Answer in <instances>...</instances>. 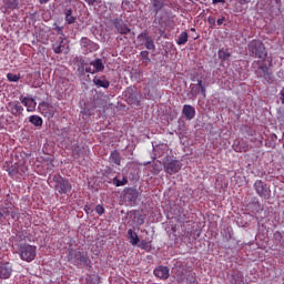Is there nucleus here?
Returning a JSON list of instances; mask_svg holds the SVG:
<instances>
[{"instance_id": "obj_21", "label": "nucleus", "mask_w": 284, "mask_h": 284, "mask_svg": "<svg viewBox=\"0 0 284 284\" xmlns=\"http://www.w3.org/2000/svg\"><path fill=\"white\" fill-rule=\"evenodd\" d=\"M128 239L131 245H139L140 243L139 234H136V232H134L132 229L128 230Z\"/></svg>"}, {"instance_id": "obj_36", "label": "nucleus", "mask_w": 284, "mask_h": 284, "mask_svg": "<svg viewBox=\"0 0 284 284\" xmlns=\"http://www.w3.org/2000/svg\"><path fill=\"white\" fill-rule=\"evenodd\" d=\"M21 103H23V105H26V108H28V106L32 105V99L24 97L21 99Z\"/></svg>"}, {"instance_id": "obj_30", "label": "nucleus", "mask_w": 284, "mask_h": 284, "mask_svg": "<svg viewBox=\"0 0 284 284\" xmlns=\"http://www.w3.org/2000/svg\"><path fill=\"white\" fill-rule=\"evenodd\" d=\"M65 21L70 26L77 21V18L72 16V9L65 11Z\"/></svg>"}, {"instance_id": "obj_24", "label": "nucleus", "mask_w": 284, "mask_h": 284, "mask_svg": "<svg viewBox=\"0 0 284 284\" xmlns=\"http://www.w3.org/2000/svg\"><path fill=\"white\" fill-rule=\"evenodd\" d=\"M187 31H183L176 40L178 45H185V43H187Z\"/></svg>"}, {"instance_id": "obj_18", "label": "nucleus", "mask_w": 284, "mask_h": 284, "mask_svg": "<svg viewBox=\"0 0 284 284\" xmlns=\"http://www.w3.org/2000/svg\"><path fill=\"white\" fill-rule=\"evenodd\" d=\"M231 284H245V276L243 275V272H234L231 276Z\"/></svg>"}, {"instance_id": "obj_2", "label": "nucleus", "mask_w": 284, "mask_h": 284, "mask_svg": "<svg viewBox=\"0 0 284 284\" xmlns=\"http://www.w3.org/2000/svg\"><path fill=\"white\" fill-rule=\"evenodd\" d=\"M173 278L180 284H193L196 283V277L192 275V278H187V268L183 263L175 262L172 268Z\"/></svg>"}, {"instance_id": "obj_48", "label": "nucleus", "mask_w": 284, "mask_h": 284, "mask_svg": "<svg viewBox=\"0 0 284 284\" xmlns=\"http://www.w3.org/2000/svg\"><path fill=\"white\" fill-rule=\"evenodd\" d=\"M282 98H283V103H284V92L282 93Z\"/></svg>"}, {"instance_id": "obj_3", "label": "nucleus", "mask_w": 284, "mask_h": 284, "mask_svg": "<svg viewBox=\"0 0 284 284\" xmlns=\"http://www.w3.org/2000/svg\"><path fill=\"white\" fill-rule=\"evenodd\" d=\"M18 254L21 261H26V263H32V261L37 258V246L28 243L20 244Z\"/></svg>"}, {"instance_id": "obj_16", "label": "nucleus", "mask_w": 284, "mask_h": 284, "mask_svg": "<svg viewBox=\"0 0 284 284\" xmlns=\"http://www.w3.org/2000/svg\"><path fill=\"white\" fill-rule=\"evenodd\" d=\"M113 24L119 34H130V32H132V30L128 28V24H125L123 20L115 19Z\"/></svg>"}, {"instance_id": "obj_44", "label": "nucleus", "mask_w": 284, "mask_h": 284, "mask_svg": "<svg viewBox=\"0 0 284 284\" xmlns=\"http://www.w3.org/2000/svg\"><path fill=\"white\" fill-rule=\"evenodd\" d=\"M212 3L216 4V3H225V0H212Z\"/></svg>"}, {"instance_id": "obj_42", "label": "nucleus", "mask_w": 284, "mask_h": 284, "mask_svg": "<svg viewBox=\"0 0 284 284\" xmlns=\"http://www.w3.org/2000/svg\"><path fill=\"white\" fill-rule=\"evenodd\" d=\"M88 6H94L97 3V0H84Z\"/></svg>"}, {"instance_id": "obj_37", "label": "nucleus", "mask_w": 284, "mask_h": 284, "mask_svg": "<svg viewBox=\"0 0 284 284\" xmlns=\"http://www.w3.org/2000/svg\"><path fill=\"white\" fill-rule=\"evenodd\" d=\"M199 85H200V92L203 97H205V92H206V89H205V85H203V80H199Z\"/></svg>"}, {"instance_id": "obj_9", "label": "nucleus", "mask_w": 284, "mask_h": 284, "mask_svg": "<svg viewBox=\"0 0 284 284\" xmlns=\"http://www.w3.org/2000/svg\"><path fill=\"white\" fill-rule=\"evenodd\" d=\"M6 108L7 112H10V114H12L13 116H21V114L23 113V106L21 105V103H19V101H11L7 103Z\"/></svg>"}, {"instance_id": "obj_28", "label": "nucleus", "mask_w": 284, "mask_h": 284, "mask_svg": "<svg viewBox=\"0 0 284 284\" xmlns=\"http://www.w3.org/2000/svg\"><path fill=\"white\" fill-rule=\"evenodd\" d=\"M217 57L221 59V61H227L232 54H230V52L225 51L224 49H220L217 51Z\"/></svg>"}, {"instance_id": "obj_41", "label": "nucleus", "mask_w": 284, "mask_h": 284, "mask_svg": "<svg viewBox=\"0 0 284 284\" xmlns=\"http://www.w3.org/2000/svg\"><path fill=\"white\" fill-rule=\"evenodd\" d=\"M224 22H225V17H222L216 21L217 26H223Z\"/></svg>"}, {"instance_id": "obj_32", "label": "nucleus", "mask_w": 284, "mask_h": 284, "mask_svg": "<svg viewBox=\"0 0 284 284\" xmlns=\"http://www.w3.org/2000/svg\"><path fill=\"white\" fill-rule=\"evenodd\" d=\"M7 8L9 10H17L19 8V0H7Z\"/></svg>"}, {"instance_id": "obj_47", "label": "nucleus", "mask_w": 284, "mask_h": 284, "mask_svg": "<svg viewBox=\"0 0 284 284\" xmlns=\"http://www.w3.org/2000/svg\"><path fill=\"white\" fill-rule=\"evenodd\" d=\"M191 31H192V32H195V31H196V29L192 28V29H191Z\"/></svg>"}, {"instance_id": "obj_15", "label": "nucleus", "mask_w": 284, "mask_h": 284, "mask_svg": "<svg viewBox=\"0 0 284 284\" xmlns=\"http://www.w3.org/2000/svg\"><path fill=\"white\" fill-rule=\"evenodd\" d=\"M12 276V265L10 262L0 264V278L8 280Z\"/></svg>"}, {"instance_id": "obj_20", "label": "nucleus", "mask_w": 284, "mask_h": 284, "mask_svg": "<svg viewBox=\"0 0 284 284\" xmlns=\"http://www.w3.org/2000/svg\"><path fill=\"white\" fill-rule=\"evenodd\" d=\"M93 83L94 85H98V88H104V89L110 88V81H108L105 77L94 78Z\"/></svg>"}, {"instance_id": "obj_25", "label": "nucleus", "mask_w": 284, "mask_h": 284, "mask_svg": "<svg viewBox=\"0 0 284 284\" xmlns=\"http://www.w3.org/2000/svg\"><path fill=\"white\" fill-rule=\"evenodd\" d=\"M201 85H199V80H197V83L194 84H190V90H191V95L193 97H199V94H201Z\"/></svg>"}, {"instance_id": "obj_46", "label": "nucleus", "mask_w": 284, "mask_h": 284, "mask_svg": "<svg viewBox=\"0 0 284 284\" xmlns=\"http://www.w3.org/2000/svg\"><path fill=\"white\" fill-rule=\"evenodd\" d=\"M18 239H20L21 241H24L26 240V236H21L20 234H17Z\"/></svg>"}, {"instance_id": "obj_12", "label": "nucleus", "mask_w": 284, "mask_h": 284, "mask_svg": "<svg viewBox=\"0 0 284 284\" xmlns=\"http://www.w3.org/2000/svg\"><path fill=\"white\" fill-rule=\"evenodd\" d=\"M92 68H87L85 72H90V74H94L97 72H103L105 70V65L103 64V60L97 59L91 62Z\"/></svg>"}, {"instance_id": "obj_34", "label": "nucleus", "mask_w": 284, "mask_h": 284, "mask_svg": "<svg viewBox=\"0 0 284 284\" xmlns=\"http://www.w3.org/2000/svg\"><path fill=\"white\" fill-rule=\"evenodd\" d=\"M145 48L146 50H156V45L154 44V40H152V38L145 41Z\"/></svg>"}, {"instance_id": "obj_17", "label": "nucleus", "mask_w": 284, "mask_h": 284, "mask_svg": "<svg viewBox=\"0 0 284 284\" xmlns=\"http://www.w3.org/2000/svg\"><path fill=\"white\" fill-rule=\"evenodd\" d=\"M182 114L187 119V121H192L194 116H196V109L190 104H184L182 109Z\"/></svg>"}, {"instance_id": "obj_6", "label": "nucleus", "mask_w": 284, "mask_h": 284, "mask_svg": "<svg viewBox=\"0 0 284 284\" xmlns=\"http://www.w3.org/2000/svg\"><path fill=\"white\" fill-rule=\"evenodd\" d=\"M252 68L255 69V74L257 79H264L265 81H272V72H270V68L265 64V60H257L252 63Z\"/></svg>"}, {"instance_id": "obj_22", "label": "nucleus", "mask_w": 284, "mask_h": 284, "mask_svg": "<svg viewBox=\"0 0 284 284\" xmlns=\"http://www.w3.org/2000/svg\"><path fill=\"white\" fill-rule=\"evenodd\" d=\"M110 161L115 165H121V153H119V151H112L110 154Z\"/></svg>"}, {"instance_id": "obj_27", "label": "nucleus", "mask_w": 284, "mask_h": 284, "mask_svg": "<svg viewBox=\"0 0 284 284\" xmlns=\"http://www.w3.org/2000/svg\"><path fill=\"white\" fill-rule=\"evenodd\" d=\"M140 250H152V242L140 240V242L136 244Z\"/></svg>"}, {"instance_id": "obj_7", "label": "nucleus", "mask_w": 284, "mask_h": 284, "mask_svg": "<svg viewBox=\"0 0 284 284\" xmlns=\"http://www.w3.org/2000/svg\"><path fill=\"white\" fill-rule=\"evenodd\" d=\"M54 183V190L58 192V194H68V192H72V184L68 179L61 176V175H53L52 179Z\"/></svg>"}, {"instance_id": "obj_31", "label": "nucleus", "mask_w": 284, "mask_h": 284, "mask_svg": "<svg viewBox=\"0 0 284 284\" xmlns=\"http://www.w3.org/2000/svg\"><path fill=\"white\" fill-rule=\"evenodd\" d=\"M112 183L115 185V187H121L123 185H128V179L123 178L122 180H119L118 178H114Z\"/></svg>"}, {"instance_id": "obj_1", "label": "nucleus", "mask_w": 284, "mask_h": 284, "mask_svg": "<svg viewBox=\"0 0 284 284\" xmlns=\"http://www.w3.org/2000/svg\"><path fill=\"white\" fill-rule=\"evenodd\" d=\"M68 261L77 267H79L80 265H82L83 267H92V260H90L88 251L71 248L68 254Z\"/></svg>"}, {"instance_id": "obj_35", "label": "nucleus", "mask_w": 284, "mask_h": 284, "mask_svg": "<svg viewBox=\"0 0 284 284\" xmlns=\"http://www.w3.org/2000/svg\"><path fill=\"white\" fill-rule=\"evenodd\" d=\"M95 212L97 214H99V216H103V214H105V207H103V205L101 204H98L95 206Z\"/></svg>"}, {"instance_id": "obj_43", "label": "nucleus", "mask_w": 284, "mask_h": 284, "mask_svg": "<svg viewBox=\"0 0 284 284\" xmlns=\"http://www.w3.org/2000/svg\"><path fill=\"white\" fill-rule=\"evenodd\" d=\"M41 6L50 3L51 0H38Z\"/></svg>"}, {"instance_id": "obj_11", "label": "nucleus", "mask_w": 284, "mask_h": 284, "mask_svg": "<svg viewBox=\"0 0 284 284\" xmlns=\"http://www.w3.org/2000/svg\"><path fill=\"white\" fill-rule=\"evenodd\" d=\"M65 48H68V40L63 38V36L60 37L58 41L52 44V50L55 54H61V52H63Z\"/></svg>"}, {"instance_id": "obj_8", "label": "nucleus", "mask_w": 284, "mask_h": 284, "mask_svg": "<svg viewBox=\"0 0 284 284\" xmlns=\"http://www.w3.org/2000/svg\"><path fill=\"white\" fill-rule=\"evenodd\" d=\"M257 196H261V199H270L272 196V190H270V186L263 180H256L254 185H253Z\"/></svg>"}, {"instance_id": "obj_19", "label": "nucleus", "mask_w": 284, "mask_h": 284, "mask_svg": "<svg viewBox=\"0 0 284 284\" xmlns=\"http://www.w3.org/2000/svg\"><path fill=\"white\" fill-rule=\"evenodd\" d=\"M151 3L155 14H159V12H161L165 7V2H163V0H151Z\"/></svg>"}, {"instance_id": "obj_38", "label": "nucleus", "mask_w": 284, "mask_h": 284, "mask_svg": "<svg viewBox=\"0 0 284 284\" xmlns=\"http://www.w3.org/2000/svg\"><path fill=\"white\" fill-rule=\"evenodd\" d=\"M207 23L211 28H214V26H216V18L214 17H209L207 18Z\"/></svg>"}, {"instance_id": "obj_4", "label": "nucleus", "mask_w": 284, "mask_h": 284, "mask_svg": "<svg viewBox=\"0 0 284 284\" xmlns=\"http://www.w3.org/2000/svg\"><path fill=\"white\" fill-rule=\"evenodd\" d=\"M248 52L251 57L255 59H262L265 61L267 59V51L265 50V44L261 40H252L248 43Z\"/></svg>"}, {"instance_id": "obj_14", "label": "nucleus", "mask_w": 284, "mask_h": 284, "mask_svg": "<svg viewBox=\"0 0 284 284\" xmlns=\"http://www.w3.org/2000/svg\"><path fill=\"white\" fill-rule=\"evenodd\" d=\"M39 110L43 116H48L49 119H52L54 116V106L48 102H42L39 105Z\"/></svg>"}, {"instance_id": "obj_13", "label": "nucleus", "mask_w": 284, "mask_h": 284, "mask_svg": "<svg viewBox=\"0 0 284 284\" xmlns=\"http://www.w3.org/2000/svg\"><path fill=\"white\" fill-rule=\"evenodd\" d=\"M153 274L156 278H161V281H168L170 278V268L168 266H158Z\"/></svg>"}, {"instance_id": "obj_40", "label": "nucleus", "mask_w": 284, "mask_h": 284, "mask_svg": "<svg viewBox=\"0 0 284 284\" xmlns=\"http://www.w3.org/2000/svg\"><path fill=\"white\" fill-rule=\"evenodd\" d=\"M139 37L145 41H148V39H152L146 32L141 33Z\"/></svg>"}, {"instance_id": "obj_39", "label": "nucleus", "mask_w": 284, "mask_h": 284, "mask_svg": "<svg viewBox=\"0 0 284 284\" xmlns=\"http://www.w3.org/2000/svg\"><path fill=\"white\" fill-rule=\"evenodd\" d=\"M141 57L143 58V59H148V61H150V52H148V51H141Z\"/></svg>"}, {"instance_id": "obj_23", "label": "nucleus", "mask_w": 284, "mask_h": 284, "mask_svg": "<svg viewBox=\"0 0 284 284\" xmlns=\"http://www.w3.org/2000/svg\"><path fill=\"white\" fill-rule=\"evenodd\" d=\"M29 121L32 123V125H36V128H41V125H43V119H41L39 115H31Z\"/></svg>"}, {"instance_id": "obj_45", "label": "nucleus", "mask_w": 284, "mask_h": 284, "mask_svg": "<svg viewBox=\"0 0 284 284\" xmlns=\"http://www.w3.org/2000/svg\"><path fill=\"white\" fill-rule=\"evenodd\" d=\"M252 0H240V3H250Z\"/></svg>"}, {"instance_id": "obj_5", "label": "nucleus", "mask_w": 284, "mask_h": 284, "mask_svg": "<svg viewBox=\"0 0 284 284\" xmlns=\"http://www.w3.org/2000/svg\"><path fill=\"white\" fill-rule=\"evenodd\" d=\"M163 168L165 174L172 176L181 172V162L176 158H174V155H166L163 159Z\"/></svg>"}, {"instance_id": "obj_33", "label": "nucleus", "mask_w": 284, "mask_h": 284, "mask_svg": "<svg viewBox=\"0 0 284 284\" xmlns=\"http://www.w3.org/2000/svg\"><path fill=\"white\" fill-rule=\"evenodd\" d=\"M7 79L11 83H17V81H19L21 79V74L8 73Z\"/></svg>"}, {"instance_id": "obj_10", "label": "nucleus", "mask_w": 284, "mask_h": 284, "mask_svg": "<svg viewBox=\"0 0 284 284\" xmlns=\"http://www.w3.org/2000/svg\"><path fill=\"white\" fill-rule=\"evenodd\" d=\"M80 43H81V47L84 48V52L87 54L89 52H97V50H99V44L92 42V40L88 38H82Z\"/></svg>"}, {"instance_id": "obj_26", "label": "nucleus", "mask_w": 284, "mask_h": 284, "mask_svg": "<svg viewBox=\"0 0 284 284\" xmlns=\"http://www.w3.org/2000/svg\"><path fill=\"white\" fill-rule=\"evenodd\" d=\"M234 150L236 152H247V150H250V145H247V143L244 142H239L235 146Z\"/></svg>"}, {"instance_id": "obj_29", "label": "nucleus", "mask_w": 284, "mask_h": 284, "mask_svg": "<svg viewBox=\"0 0 284 284\" xmlns=\"http://www.w3.org/2000/svg\"><path fill=\"white\" fill-rule=\"evenodd\" d=\"M9 176H17L19 174V164H12L7 169Z\"/></svg>"}]
</instances>
